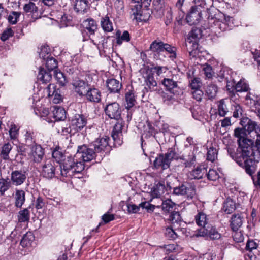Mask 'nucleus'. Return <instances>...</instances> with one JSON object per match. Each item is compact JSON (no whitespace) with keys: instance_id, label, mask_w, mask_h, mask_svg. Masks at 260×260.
Masks as SVG:
<instances>
[{"instance_id":"6","label":"nucleus","mask_w":260,"mask_h":260,"mask_svg":"<svg viewBox=\"0 0 260 260\" xmlns=\"http://www.w3.org/2000/svg\"><path fill=\"white\" fill-rule=\"evenodd\" d=\"M95 156L96 153L92 147H88L85 145L78 146L76 157H78L83 163L92 160Z\"/></svg>"},{"instance_id":"45","label":"nucleus","mask_w":260,"mask_h":260,"mask_svg":"<svg viewBox=\"0 0 260 260\" xmlns=\"http://www.w3.org/2000/svg\"><path fill=\"white\" fill-rule=\"evenodd\" d=\"M54 77L61 86H64L67 83L66 77L61 72L54 71Z\"/></svg>"},{"instance_id":"31","label":"nucleus","mask_w":260,"mask_h":260,"mask_svg":"<svg viewBox=\"0 0 260 260\" xmlns=\"http://www.w3.org/2000/svg\"><path fill=\"white\" fill-rule=\"evenodd\" d=\"M243 223L242 218L239 214L233 215L231 218V227L233 231H237Z\"/></svg>"},{"instance_id":"36","label":"nucleus","mask_w":260,"mask_h":260,"mask_svg":"<svg viewBox=\"0 0 260 260\" xmlns=\"http://www.w3.org/2000/svg\"><path fill=\"white\" fill-rule=\"evenodd\" d=\"M35 240V236L30 232H27L23 237L20 242V244L23 247H28L31 245L32 242Z\"/></svg>"},{"instance_id":"13","label":"nucleus","mask_w":260,"mask_h":260,"mask_svg":"<svg viewBox=\"0 0 260 260\" xmlns=\"http://www.w3.org/2000/svg\"><path fill=\"white\" fill-rule=\"evenodd\" d=\"M162 84L165 86L166 90L169 91L173 95L178 94L180 89L178 85V81L174 77L171 78H164L161 81Z\"/></svg>"},{"instance_id":"19","label":"nucleus","mask_w":260,"mask_h":260,"mask_svg":"<svg viewBox=\"0 0 260 260\" xmlns=\"http://www.w3.org/2000/svg\"><path fill=\"white\" fill-rule=\"evenodd\" d=\"M50 72V71H47L43 68L40 67L37 75L38 80L44 84L49 83L52 79V75Z\"/></svg>"},{"instance_id":"35","label":"nucleus","mask_w":260,"mask_h":260,"mask_svg":"<svg viewBox=\"0 0 260 260\" xmlns=\"http://www.w3.org/2000/svg\"><path fill=\"white\" fill-rule=\"evenodd\" d=\"M101 25L103 29L106 32H111L113 29L112 23L107 16L101 18Z\"/></svg>"},{"instance_id":"20","label":"nucleus","mask_w":260,"mask_h":260,"mask_svg":"<svg viewBox=\"0 0 260 260\" xmlns=\"http://www.w3.org/2000/svg\"><path fill=\"white\" fill-rule=\"evenodd\" d=\"M146 86L144 89L147 91H152L156 90L157 82L154 79L153 73L148 74L145 79Z\"/></svg>"},{"instance_id":"34","label":"nucleus","mask_w":260,"mask_h":260,"mask_svg":"<svg viewBox=\"0 0 260 260\" xmlns=\"http://www.w3.org/2000/svg\"><path fill=\"white\" fill-rule=\"evenodd\" d=\"M245 134H246L244 128H237L235 129L234 135L236 137L239 138V139L238 140V143L239 144L238 147H241V146L240 145V142H243L244 140H248L251 143V146H253V141L250 139L245 138L244 137V136Z\"/></svg>"},{"instance_id":"60","label":"nucleus","mask_w":260,"mask_h":260,"mask_svg":"<svg viewBox=\"0 0 260 260\" xmlns=\"http://www.w3.org/2000/svg\"><path fill=\"white\" fill-rule=\"evenodd\" d=\"M25 142L28 145H31L35 142L34 137V133L30 131H27L25 135Z\"/></svg>"},{"instance_id":"30","label":"nucleus","mask_w":260,"mask_h":260,"mask_svg":"<svg viewBox=\"0 0 260 260\" xmlns=\"http://www.w3.org/2000/svg\"><path fill=\"white\" fill-rule=\"evenodd\" d=\"M52 112L53 116L55 120H63L66 118V112L62 107H55Z\"/></svg>"},{"instance_id":"44","label":"nucleus","mask_w":260,"mask_h":260,"mask_svg":"<svg viewBox=\"0 0 260 260\" xmlns=\"http://www.w3.org/2000/svg\"><path fill=\"white\" fill-rule=\"evenodd\" d=\"M221 234L218 232L217 229L210 225V228L208 229V237L211 240H217L221 238Z\"/></svg>"},{"instance_id":"48","label":"nucleus","mask_w":260,"mask_h":260,"mask_svg":"<svg viewBox=\"0 0 260 260\" xmlns=\"http://www.w3.org/2000/svg\"><path fill=\"white\" fill-rule=\"evenodd\" d=\"M21 15V12L12 11L8 16V20L9 22L12 24H16L19 18Z\"/></svg>"},{"instance_id":"3","label":"nucleus","mask_w":260,"mask_h":260,"mask_svg":"<svg viewBox=\"0 0 260 260\" xmlns=\"http://www.w3.org/2000/svg\"><path fill=\"white\" fill-rule=\"evenodd\" d=\"M194 5L192 6L186 15V20L190 25L198 24L202 18V9L206 3L203 0H194Z\"/></svg>"},{"instance_id":"32","label":"nucleus","mask_w":260,"mask_h":260,"mask_svg":"<svg viewBox=\"0 0 260 260\" xmlns=\"http://www.w3.org/2000/svg\"><path fill=\"white\" fill-rule=\"evenodd\" d=\"M220 78L222 80H224L226 84V90L228 92L229 96L232 98L235 96L237 90L236 89V84L234 81H229L226 79H224L223 77H220Z\"/></svg>"},{"instance_id":"38","label":"nucleus","mask_w":260,"mask_h":260,"mask_svg":"<svg viewBox=\"0 0 260 260\" xmlns=\"http://www.w3.org/2000/svg\"><path fill=\"white\" fill-rule=\"evenodd\" d=\"M17 216L19 222H28L30 219V212L27 208H25L19 211Z\"/></svg>"},{"instance_id":"18","label":"nucleus","mask_w":260,"mask_h":260,"mask_svg":"<svg viewBox=\"0 0 260 260\" xmlns=\"http://www.w3.org/2000/svg\"><path fill=\"white\" fill-rule=\"evenodd\" d=\"M106 86L111 93H119L122 88V84L114 78L108 79L106 80Z\"/></svg>"},{"instance_id":"51","label":"nucleus","mask_w":260,"mask_h":260,"mask_svg":"<svg viewBox=\"0 0 260 260\" xmlns=\"http://www.w3.org/2000/svg\"><path fill=\"white\" fill-rule=\"evenodd\" d=\"M168 70L166 67L156 66L151 68L150 71L151 73H155L157 76H162L164 73H165Z\"/></svg>"},{"instance_id":"2","label":"nucleus","mask_w":260,"mask_h":260,"mask_svg":"<svg viewBox=\"0 0 260 260\" xmlns=\"http://www.w3.org/2000/svg\"><path fill=\"white\" fill-rule=\"evenodd\" d=\"M84 169V164L78 157H76V154L74 156H69L64 158L62 164L58 168L59 174L63 177L72 176L74 173H80Z\"/></svg>"},{"instance_id":"26","label":"nucleus","mask_w":260,"mask_h":260,"mask_svg":"<svg viewBox=\"0 0 260 260\" xmlns=\"http://www.w3.org/2000/svg\"><path fill=\"white\" fill-rule=\"evenodd\" d=\"M248 104L252 108L259 109L260 107V97L249 92L245 97Z\"/></svg>"},{"instance_id":"25","label":"nucleus","mask_w":260,"mask_h":260,"mask_svg":"<svg viewBox=\"0 0 260 260\" xmlns=\"http://www.w3.org/2000/svg\"><path fill=\"white\" fill-rule=\"evenodd\" d=\"M206 171L205 168L198 167L188 173V177L190 179H200L203 177Z\"/></svg>"},{"instance_id":"4","label":"nucleus","mask_w":260,"mask_h":260,"mask_svg":"<svg viewBox=\"0 0 260 260\" xmlns=\"http://www.w3.org/2000/svg\"><path fill=\"white\" fill-rule=\"evenodd\" d=\"M241 124L243 126L246 134L250 135L252 137L251 134L253 135V137L255 135L256 139V147L260 151V126L257 123L252 121L248 118H243L240 121Z\"/></svg>"},{"instance_id":"57","label":"nucleus","mask_w":260,"mask_h":260,"mask_svg":"<svg viewBox=\"0 0 260 260\" xmlns=\"http://www.w3.org/2000/svg\"><path fill=\"white\" fill-rule=\"evenodd\" d=\"M207 176L209 180L215 181L219 178V175L217 171L214 169H210L207 174Z\"/></svg>"},{"instance_id":"61","label":"nucleus","mask_w":260,"mask_h":260,"mask_svg":"<svg viewBox=\"0 0 260 260\" xmlns=\"http://www.w3.org/2000/svg\"><path fill=\"white\" fill-rule=\"evenodd\" d=\"M201 83L200 78H194L191 80L190 86L192 90L200 89Z\"/></svg>"},{"instance_id":"24","label":"nucleus","mask_w":260,"mask_h":260,"mask_svg":"<svg viewBox=\"0 0 260 260\" xmlns=\"http://www.w3.org/2000/svg\"><path fill=\"white\" fill-rule=\"evenodd\" d=\"M83 23L84 28L88 31L89 35H94L98 29V25L95 20L92 18H88L85 20Z\"/></svg>"},{"instance_id":"56","label":"nucleus","mask_w":260,"mask_h":260,"mask_svg":"<svg viewBox=\"0 0 260 260\" xmlns=\"http://www.w3.org/2000/svg\"><path fill=\"white\" fill-rule=\"evenodd\" d=\"M169 220L172 224L178 223L181 221V216L178 212L174 211L170 215Z\"/></svg>"},{"instance_id":"47","label":"nucleus","mask_w":260,"mask_h":260,"mask_svg":"<svg viewBox=\"0 0 260 260\" xmlns=\"http://www.w3.org/2000/svg\"><path fill=\"white\" fill-rule=\"evenodd\" d=\"M174 206L175 204L170 199L164 201L161 204L162 209L165 212L171 211Z\"/></svg>"},{"instance_id":"9","label":"nucleus","mask_w":260,"mask_h":260,"mask_svg":"<svg viewBox=\"0 0 260 260\" xmlns=\"http://www.w3.org/2000/svg\"><path fill=\"white\" fill-rule=\"evenodd\" d=\"M173 192L176 194L185 195L188 198L192 199L196 194V189L194 185L187 184L174 187Z\"/></svg>"},{"instance_id":"62","label":"nucleus","mask_w":260,"mask_h":260,"mask_svg":"<svg viewBox=\"0 0 260 260\" xmlns=\"http://www.w3.org/2000/svg\"><path fill=\"white\" fill-rule=\"evenodd\" d=\"M192 46L193 47V49L190 50L187 48V49L189 52V56H192V57H194L196 56L197 53V50L196 49L197 48V44L192 42L191 41L188 42V44H186V46Z\"/></svg>"},{"instance_id":"42","label":"nucleus","mask_w":260,"mask_h":260,"mask_svg":"<svg viewBox=\"0 0 260 260\" xmlns=\"http://www.w3.org/2000/svg\"><path fill=\"white\" fill-rule=\"evenodd\" d=\"M44 60L46 61V67L48 70L51 71L57 68L58 61L52 56L47 57Z\"/></svg>"},{"instance_id":"1","label":"nucleus","mask_w":260,"mask_h":260,"mask_svg":"<svg viewBox=\"0 0 260 260\" xmlns=\"http://www.w3.org/2000/svg\"><path fill=\"white\" fill-rule=\"evenodd\" d=\"M178 159H182L184 161L183 164L185 167H190L194 164L196 157L192 152L191 154L188 155L187 158L183 155L180 156L176 152L175 148L172 147L168 149L167 152L164 155H159L155 158L154 166L156 168L161 167L162 169L165 170L169 167L172 160Z\"/></svg>"},{"instance_id":"50","label":"nucleus","mask_w":260,"mask_h":260,"mask_svg":"<svg viewBox=\"0 0 260 260\" xmlns=\"http://www.w3.org/2000/svg\"><path fill=\"white\" fill-rule=\"evenodd\" d=\"M209 228H210V225H207L206 227H202L200 229L197 230L196 233L193 234V237H208Z\"/></svg>"},{"instance_id":"15","label":"nucleus","mask_w":260,"mask_h":260,"mask_svg":"<svg viewBox=\"0 0 260 260\" xmlns=\"http://www.w3.org/2000/svg\"><path fill=\"white\" fill-rule=\"evenodd\" d=\"M83 96H85L86 100L90 102L99 103L101 100V91L98 89L90 86Z\"/></svg>"},{"instance_id":"59","label":"nucleus","mask_w":260,"mask_h":260,"mask_svg":"<svg viewBox=\"0 0 260 260\" xmlns=\"http://www.w3.org/2000/svg\"><path fill=\"white\" fill-rule=\"evenodd\" d=\"M191 93L193 99L198 102L201 101L204 93L200 89L192 90Z\"/></svg>"},{"instance_id":"58","label":"nucleus","mask_w":260,"mask_h":260,"mask_svg":"<svg viewBox=\"0 0 260 260\" xmlns=\"http://www.w3.org/2000/svg\"><path fill=\"white\" fill-rule=\"evenodd\" d=\"M165 234L166 237L170 240H174L177 237V234L172 228H167L166 229Z\"/></svg>"},{"instance_id":"53","label":"nucleus","mask_w":260,"mask_h":260,"mask_svg":"<svg viewBox=\"0 0 260 260\" xmlns=\"http://www.w3.org/2000/svg\"><path fill=\"white\" fill-rule=\"evenodd\" d=\"M39 56L43 60L46 59L47 57L51 56L50 49L48 46H42L39 53Z\"/></svg>"},{"instance_id":"22","label":"nucleus","mask_w":260,"mask_h":260,"mask_svg":"<svg viewBox=\"0 0 260 260\" xmlns=\"http://www.w3.org/2000/svg\"><path fill=\"white\" fill-rule=\"evenodd\" d=\"M165 191L164 183L159 182L155 184L151 189V196L153 198H159Z\"/></svg>"},{"instance_id":"17","label":"nucleus","mask_w":260,"mask_h":260,"mask_svg":"<svg viewBox=\"0 0 260 260\" xmlns=\"http://www.w3.org/2000/svg\"><path fill=\"white\" fill-rule=\"evenodd\" d=\"M31 154L34 161L39 163L42 160L44 152L40 145L35 144L31 148Z\"/></svg>"},{"instance_id":"55","label":"nucleus","mask_w":260,"mask_h":260,"mask_svg":"<svg viewBox=\"0 0 260 260\" xmlns=\"http://www.w3.org/2000/svg\"><path fill=\"white\" fill-rule=\"evenodd\" d=\"M203 70L204 72V74L206 77L208 79L211 78L214 74L212 67L209 64H205L204 65Z\"/></svg>"},{"instance_id":"11","label":"nucleus","mask_w":260,"mask_h":260,"mask_svg":"<svg viewBox=\"0 0 260 260\" xmlns=\"http://www.w3.org/2000/svg\"><path fill=\"white\" fill-rule=\"evenodd\" d=\"M27 173L24 170H17L12 171L11 173V182L14 186L22 184L27 178Z\"/></svg>"},{"instance_id":"39","label":"nucleus","mask_w":260,"mask_h":260,"mask_svg":"<svg viewBox=\"0 0 260 260\" xmlns=\"http://www.w3.org/2000/svg\"><path fill=\"white\" fill-rule=\"evenodd\" d=\"M11 182L8 178L1 177L0 179V195L4 196L6 191L11 187Z\"/></svg>"},{"instance_id":"16","label":"nucleus","mask_w":260,"mask_h":260,"mask_svg":"<svg viewBox=\"0 0 260 260\" xmlns=\"http://www.w3.org/2000/svg\"><path fill=\"white\" fill-rule=\"evenodd\" d=\"M72 85L75 91L80 96H83L89 85L83 80L76 78L72 81Z\"/></svg>"},{"instance_id":"29","label":"nucleus","mask_w":260,"mask_h":260,"mask_svg":"<svg viewBox=\"0 0 260 260\" xmlns=\"http://www.w3.org/2000/svg\"><path fill=\"white\" fill-rule=\"evenodd\" d=\"M125 108L129 110L136 103V97L133 91L129 90L125 94Z\"/></svg>"},{"instance_id":"54","label":"nucleus","mask_w":260,"mask_h":260,"mask_svg":"<svg viewBox=\"0 0 260 260\" xmlns=\"http://www.w3.org/2000/svg\"><path fill=\"white\" fill-rule=\"evenodd\" d=\"M52 155L53 158L55 159L56 162H60L63 157V154L59 148H56L52 151Z\"/></svg>"},{"instance_id":"33","label":"nucleus","mask_w":260,"mask_h":260,"mask_svg":"<svg viewBox=\"0 0 260 260\" xmlns=\"http://www.w3.org/2000/svg\"><path fill=\"white\" fill-rule=\"evenodd\" d=\"M217 91L218 88L216 85L209 84L206 88V95L209 100H212L215 98Z\"/></svg>"},{"instance_id":"52","label":"nucleus","mask_w":260,"mask_h":260,"mask_svg":"<svg viewBox=\"0 0 260 260\" xmlns=\"http://www.w3.org/2000/svg\"><path fill=\"white\" fill-rule=\"evenodd\" d=\"M116 35L118 37L117 43L119 45H120L122 41L128 42L130 40V35L127 31H124L120 37H119L120 34L118 32H117Z\"/></svg>"},{"instance_id":"41","label":"nucleus","mask_w":260,"mask_h":260,"mask_svg":"<svg viewBox=\"0 0 260 260\" xmlns=\"http://www.w3.org/2000/svg\"><path fill=\"white\" fill-rule=\"evenodd\" d=\"M164 43L161 41L155 40L150 44L149 49L152 52L159 53L163 52V46Z\"/></svg>"},{"instance_id":"8","label":"nucleus","mask_w":260,"mask_h":260,"mask_svg":"<svg viewBox=\"0 0 260 260\" xmlns=\"http://www.w3.org/2000/svg\"><path fill=\"white\" fill-rule=\"evenodd\" d=\"M109 140V138L106 136L98 138L90 145V147H92L96 153L107 152L110 149L108 143Z\"/></svg>"},{"instance_id":"37","label":"nucleus","mask_w":260,"mask_h":260,"mask_svg":"<svg viewBox=\"0 0 260 260\" xmlns=\"http://www.w3.org/2000/svg\"><path fill=\"white\" fill-rule=\"evenodd\" d=\"M218 112L220 116H225L229 111L226 101L221 99L217 102Z\"/></svg>"},{"instance_id":"64","label":"nucleus","mask_w":260,"mask_h":260,"mask_svg":"<svg viewBox=\"0 0 260 260\" xmlns=\"http://www.w3.org/2000/svg\"><path fill=\"white\" fill-rule=\"evenodd\" d=\"M13 35V31L11 28H7L2 34L1 39L5 41Z\"/></svg>"},{"instance_id":"5","label":"nucleus","mask_w":260,"mask_h":260,"mask_svg":"<svg viewBox=\"0 0 260 260\" xmlns=\"http://www.w3.org/2000/svg\"><path fill=\"white\" fill-rule=\"evenodd\" d=\"M104 110L106 115L110 119L117 121L121 120L122 110L118 103L114 102L107 103Z\"/></svg>"},{"instance_id":"23","label":"nucleus","mask_w":260,"mask_h":260,"mask_svg":"<svg viewBox=\"0 0 260 260\" xmlns=\"http://www.w3.org/2000/svg\"><path fill=\"white\" fill-rule=\"evenodd\" d=\"M90 4L85 0H76L74 8L77 12L84 13L89 9Z\"/></svg>"},{"instance_id":"10","label":"nucleus","mask_w":260,"mask_h":260,"mask_svg":"<svg viewBox=\"0 0 260 260\" xmlns=\"http://www.w3.org/2000/svg\"><path fill=\"white\" fill-rule=\"evenodd\" d=\"M71 127L75 131L82 129L87 124V118L83 114H76L70 118Z\"/></svg>"},{"instance_id":"28","label":"nucleus","mask_w":260,"mask_h":260,"mask_svg":"<svg viewBox=\"0 0 260 260\" xmlns=\"http://www.w3.org/2000/svg\"><path fill=\"white\" fill-rule=\"evenodd\" d=\"M12 149L11 143L7 142L5 143L0 148V157L5 160L10 159L9 153Z\"/></svg>"},{"instance_id":"27","label":"nucleus","mask_w":260,"mask_h":260,"mask_svg":"<svg viewBox=\"0 0 260 260\" xmlns=\"http://www.w3.org/2000/svg\"><path fill=\"white\" fill-rule=\"evenodd\" d=\"M195 221L197 224L201 227H206L207 225H210L207 215L202 212H199L195 216Z\"/></svg>"},{"instance_id":"43","label":"nucleus","mask_w":260,"mask_h":260,"mask_svg":"<svg viewBox=\"0 0 260 260\" xmlns=\"http://www.w3.org/2000/svg\"><path fill=\"white\" fill-rule=\"evenodd\" d=\"M236 89L237 90V92H247L249 90V87L244 79H241L236 84Z\"/></svg>"},{"instance_id":"40","label":"nucleus","mask_w":260,"mask_h":260,"mask_svg":"<svg viewBox=\"0 0 260 260\" xmlns=\"http://www.w3.org/2000/svg\"><path fill=\"white\" fill-rule=\"evenodd\" d=\"M223 209L226 213L231 214L236 209L235 203L231 199L228 198L224 203Z\"/></svg>"},{"instance_id":"21","label":"nucleus","mask_w":260,"mask_h":260,"mask_svg":"<svg viewBox=\"0 0 260 260\" xmlns=\"http://www.w3.org/2000/svg\"><path fill=\"white\" fill-rule=\"evenodd\" d=\"M15 206L21 208L25 201V192L23 190H16L14 195Z\"/></svg>"},{"instance_id":"46","label":"nucleus","mask_w":260,"mask_h":260,"mask_svg":"<svg viewBox=\"0 0 260 260\" xmlns=\"http://www.w3.org/2000/svg\"><path fill=\"white\" fill-rule=\"evenodd\" d=\"M23 10L26 13H31L34 14L38 12V8L35 3L29 2L24 5Z\"/></svg>"},{"instance_id":"14","label":"nucleus","mask_w":260,"mask_h":260,"mask_svg":"<svg viewBox=\"0 0 260 260\" xmlns=\"http://www.w3.org/2000/svg\"><path fill=\"white\" fill-rule=\"evenodd\" d=\"M123 124L119 120L115 124L112 132V137L115 144L120 145L122 143V132Z\"/></svg>"},{"instance_id":"7","label":"nucleus","mask_w":260,"mask_h":260,"mask_svg":"<svg viewBox=\"0 0 260 260\" xmlns=\"http://www.w3.org/2000/svg\"><path fill=\"white\" fill-rule=\"evenodd\" d=\"M151 0H144L142 1L141 4H137L135 5L131 9V15L134 16L133 19H135L137 22L146 21L147 16L142 14V7L144 5L145 7H148L150 4Z\"/></svg>"},{"instance_id":"63","label":"nucleus","mask_w":260,"mask_h":260,"mask_svg":"<svg viewBox=\"0 0 260 260\" xmlns=\"http://www.w3.org/2000/svg\"><path fill=\"white\" fill-rule=\"evenodd\" d=\"M18 129L17 127L15 125H11V128L9 131V135L11 139L14 140L16 139L18 135Z\"/></svg>"},{"instance_id":"49","label":"nucleus","mask_w":260,"mask_h":260,"mask_svg":"<svg viewBox=\"0 0 260 260\" xmlns=\"http://www.w3.org/2000/svg\"><path fill=\"white\" fill-rule=\"evenodd\" d=\"M217 158V150L213 147H210L207 154V159L213 162Z\"/></svg>"},{"instance_id":"12","label":"nucleus","mask_w":260,"mask_h":260,"mask_svg":"<svg viewBox=\"0 0 260 260\" xmlns=\"http://www.w3.org/2000/svg\"><path fill=\"white\" fill-rule=\"evenodd\" d=\"M54 162L51 160H47L43 166L42 175L43 177L52 179L55 177L56 175H60L59 171L58 170V166L55 167Z\"/></svg>"}]
</instances>
